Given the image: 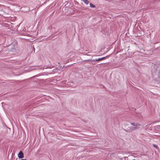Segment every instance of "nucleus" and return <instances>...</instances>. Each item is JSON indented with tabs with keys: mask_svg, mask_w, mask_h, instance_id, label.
<instances>
[{
	"mask_svg": "<svg viewBox=\"0 0 160 160\" xmlns=\"http://www.w3.org/2000/svg\"><path fill=\"white\" fill-rule=\"evenodd\" d=\"M131 124L135 127H132V130H135L139 128V126H141V124H139L138 123L132 122Z\"/></svg>",
	"mask_w": 160,
	"mask_h": 160,
	"instance_id": "1",
	"label": "nucleus"
},
{
	"mask_svg": "<svg viewBox=\"0 0 160 160\" xmlns=\"http://www.w3.org/2000/svg\"><path fill=\"white\" fill-rule=\"evenodd\" d=\"M105 58H106V57H103V58H99L98 59H97L95 60H92L91 59H88V60H85L84 61H88V62H89V61L95 62V61H98L103 60V59H104Z\"/></svg>",
	"mask_w": 160,
	"mask_h": 160,
	"instance_id": "2",
	"label": "nucleus"
},
{
	"mask_svg": "<svg viewBox=\"0 0 160 160\" xmlns=\"http://www.w3.org/2000/svg\"><path fill=\"white\" fill-rule=\"evenodd\" d=\"M18 157L19 158H22L23 157V154L22 151L20 152L18 154Z\"/></svg>",
	"mask_w": 160,
	"mask_h": 160,
	"instance_id": "3",
	"label": "nucleus"
},
{
	"mask_svg": "<svg viewBox=\"0 0 160 160\" xmlns=\"http://www.w3.org/2000/svg\"><path fill=\"white\" fill-rule=\"evenodd\" d=\"M83 1L86 4H88L89 3V1L88 0H81Z\"/></svg>",
	"mask_w": 160,
	"mask_h": 160,
	"instance_id": "4",
	"label": "nucleus"
},
{
	"mask_svg": "<svg viewBox=\"0 0 160 160\" xmlns=\"http://www.w3.org/2000/svg\"><path fill=\"white\" fill-rule=\"evenodd\" d=\"M90 6L92 8H95V5L92 4V3H90Z\"/></svg>",
	"mask_w": 160,
	"mask_h": 160,
	"instance_id": "5",
	"label": "nucleus"
},
{
	"mask_svg": "<svg viewBox=\"0 0 160 160\" xmlns=\"http://www.w3.org/2000/svg\"><path fill=\"white\" fill-rule=\"evenodd\" d=\"M153 146H154V147L156 148H158L157 146L155 145H154Z\"/></svg>",
	"mask_w": 160,
	"mask_h": 160,
	"instance_id": "6",
	"label": "nucleus"
},
{
	"mask_svg": "<svg viewBox=\"0 0 160 160\" xmlns=\"http://www.w3.org/2000/svg\"><path fill=\"white\" fill-rule=\"evenodd\" d=\"M21 160H26V159H22Z\"/></svg>",
	"mask_w": 160,
	"mask_h": 160,
	"instance_id": "7",
	"label": "nucleus"
},
{
	"mask_svg": "<svg viewBox=\"0 0 160 160\" xmlns=\"http://www.w3.org/2000/svg\"><path fill=\"white\" fill-rule=\"evenodd\" d=\"M159 126V127H160V126Z\"/></svg>",
	"mask_w": 160,
	"mask_h": 160,
	"instance_id": "8",
	"label": "nucleus"
}]
</instances>
